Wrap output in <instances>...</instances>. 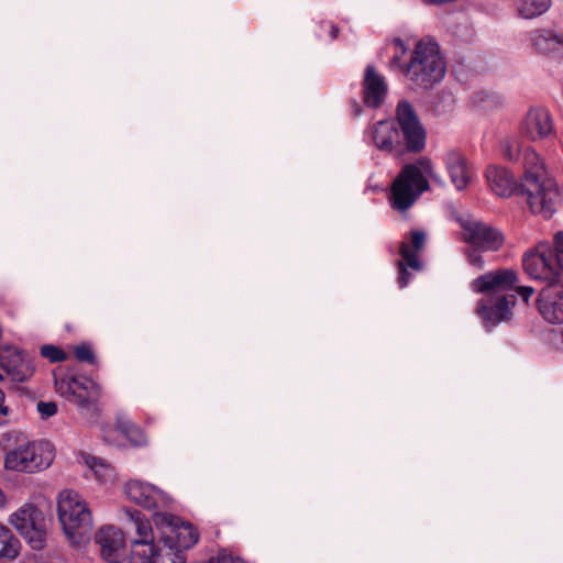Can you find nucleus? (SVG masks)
Returning <instances> with one entry per match:
<instances>
[{
    "mask_svg": "<svg viewBox=\"0 0 563 563\" xmlns=\"http://www.w3.org/2000/svg\"><path fill=\"white\" fill-rule=\"evenodd\" d=\"M465 240L484 251H497L504 244L500 231L481 221H468L464 224Z\"/></svg>",
    "mask_w": 563,
    "mask_h": 563,
    "instance_id": "f3484780",
    "label": "nucleus"
},
{
    "mask_svg": "<svg viewBox=\"0 0 563 563\" xmlns=\"http://www.w3.org/2000/svg\"><path fill=\"white\" fill-rule=\"evenodd\" d=\"M141 558L147 563H186L184 553L173 545L166 544L162 538L148 549H143Z\"/></svg>",
    "mask_w": 563,
    "mask_h": 563,
    "instance_id": "5701e85b",
    "label": "nucleus"
},
{
    "mask_svg": "<svg viewBox=\"0 0 563 563\" xmlns=\"http://www.w3.org/2000/svg\"><path fill=\"white\" fill-rule=\"evenodd\" d=\"M445 164L455 188L457 190L466 188L470 181L466 158L461 153L451 151L446 154Z\"/></svg>",
    "mask_w": 563,
    "mask_h": 563,
    "instance_id": "b1692460",
    "label": "nucleus"
},
{
    "mask_svg": "<svg viewBox=\"0 0 563 563\" xmlns=\"http://www.w3.org/2000/svg\"><path fill=\"white\" fill-rule=\"evenodd\" d=\"M36 410L41 419L46 420L57 413V404L55 401L40 400L36 404Z\"/></svg>",
    "mask_w": 563,
    "mask_h": 563,
    "instance_id": "72a5a7b5",
    "label": "nucleus"
},
{
    "mask_svg": "<svg viewBox=\"0 0 563 563\" xmlns=\"http://www.w3.org/2000/svg\"><path fill=\"white\" fill-rule=\"evenodd\" d=\"M41 355L47 358L51 363H59L67 360L68 355L60 347L53 344H45L41 346Z\"/></svg>",
    "mask_w": 563,
    "mask_h": 563,
    "instance_id": "7c9ffc66",
    "label": "nucleus"
},
{
    "mask_svg": "<svg viewBox=\"0 0 563 563\" xmlns=\"http://www.w3.org/2000/svg\"><path fill=\"white\" fill-rule=\"evenodd\" d=\"M468 262L471 265L478 268H482L484 265V260L482 255L475 250L468 253Z\"/></svg>",
    "mask_w": 563,
    "mask_h": 563,
    "instance_id": "c9c22d12",
    "label": "nucleus"
},
{
    "mask_svg": "<svg viewBox=\"0 0 563 563\" xmlns=\"http://www.w3.org/2000/svg\"><path fill=\"white\" fill-rule=\"evenodd\" d=\"M243 563H245V561H243Z\"/></svg>",
    "mask_w": 563,
    "mask_h": 563,
    "instance_id": "c03bdc74",
    "label": "nucleus"
},
{
    "mask_svg": "<svg viewBox=\"0 0 563 563\" xmlns=\"http://www.w3.org/2000/svg\"><path fill=\"white\" fill-rule=\"evenodd\" d=\"M4 505V495L0 490V507Z\"/></svg>",
    "mask_w": 563,
    "mask_h": 563,
    "instance_id": "79ce46f5",
    "label": "nucleus"
},
{
    "mask_svg": "<svg viewBox=\"0 0 563 563\" xmlns=\"http://www.w3.org/2000/svg\"><path fill=\"white\" fill-rule=\"evenodd\" d=\"M520 16L532 19L544 13L550 7V0H515Z\"/></svg>",
    "mask_w": 563,
    "mask_h": 563,
    "instance_id": "c85d7f7f",
    "label": "nucleus"
},
{
    "mask_svg": "<svg viewBox=\"0 0 563 563\" xmlns=\"http://www.w3.org/2000/svg\"><path fill=\"white\" fill-rule=\"evenodd\" d=\"M430 178L433 179L434 181H440V178L435 173H434V177H430Z\"/></svg>",
    "mask_w": 563,
    "mask_h": 563,
    "instance_id": "37998d69",
    "label": "nucleus"
},
{
    "mask_svg": "<svg viewBox=\"0 0 563 563\" xmlns=\"http://www.w3.org/2000/svg\"><path fill=\"white\" fill-rule=\"evenodd\" d=\"M426 241V234L421 231H413L411 233V243L410 246L408 243L402 242L400 245V255L401 261L398 262V277L397 283L400 288L407 286L410 274L408 273V268H411L416 272H420L422 269V263L418 256L420 250H422Z\"/></svg>",
    "mask_w": 563,
    "mask_h": 563,
    "instance_id": "2eb2a0df",
    "label": "nucleus"
},
{
    "mask_svg": "<svg viewBox=\"0 0 563 563\" xmlns=\"http://www.w3.org/2000/svg\"><path fill=\"white\" fill-rule=\"evenodd\" d=\"M55 389L77 406L84 419L96 422L100 417L101 387L86 376L66 375L55 379Z\"/></svg>",
    "mask_w": 563,
    "mask_h": 563,
    "instance_id": "7ed1b4c3",
    "label": "nucleus"
},
{
    "mask_svg": "<svg viewBox=\"0 0 563 563\" xmlns=\"http://www.w3.org/2000/svg\"><path fill=\"white\" fill-rule=\"evenodd\" d=\"M90 468L93 471L96 477L101 483H108L113 479L114 477V471L113 468L106 464L103 461L91 457L89 461H87Z\"/></svg>",
    "mask_w": 563,
    "mask_h": 563,
    "instance_id": "c756f323",
    "label": "nucleus"
},
{
    "mask_svg": "<svg viewBox=\"0 0 563 563\" xmlns=\"http://www.w3.org/2000/svg\"><path fill=\"white\" fill-rule=\"evenodd\" d=\"M531 46L538 54L550 55L559 51L560 38L551 31L534 30L530 33Z\"/></svg>",
    "mask_w": 563,
    "mask_h": 563,
    "instance_id": "393cba45",
    "label": "nucleus"
},
{
    "mask_svg": "<svg viewBox=\"0 0 563 563\" xmlns=\"http://www.w3.org/2000/svg\"><path fill=\"white\" fill-rule=\"evenodd\" d=\"M373 142L379 150L387 147V125L385 120H379L371 132Z\"/></svg>",
    "mask_w": 563,
    "mask_h": 563,
    "instance_id": "2f4dec72",
    "label": "nucleus"
},
{
    "mask_svg": "<svg viewBox=\"0 0 563 563\" xmlns=\"http://www.w3.org/2000/svg\"><path fill=\"white\" fill-rule=\"evenodd\" d=\"M159 525L162 526V541H166V544H170L181 552L198 542L199 533L189 522H183L172 515H163L159 517Z\"/></svg>",
    "mask_w": 563,
    "mask_h": 563,
    "instance_id": "9d476101",
    "label": "nucleus"
},
{
    "mask_svg": "<svg viewBox=\"0 0 563 563\" xmlns=\"http://www.w3.org/2000/svg\"><path fill=\"white\" fill-rule=\"evenodd\" d=\"M20 541L12 531L0 523V558L14 559L20 551Z\"/></svg>",
    "mask_w": 563,
    "mask_h": 563,
    "instance_id": "cd10ccee",
    "label": "nucleus"
},
{
    "mask_svg": "<svg viewBox=\"0 0 563 563\" xmlns=\"http://www.w3.org/2000/svg\"><path fill=\"white\" fill-rule=\"evenodd\" d=\"M10 522L34 550H41L46 541L44 514L33 505H24L10 517Z\"/></svg>",
    "mask_w": 563,
    "mask_h": 563,
    "instance_id": "6e6552de",
    "label": "nucleus"
},
{
    "mask_svg": "<svg viewBox=\"0 0 563 563\" xmlns=\"http://www.w3.org/2000/svg\"><path fill=\"white\" fill-rule=\"evenodd\" d=\"M429 188L428 179L416 165H405L389 187L391 208L406 218L408 210Z\"/></svg>",
    "mask_w": 563,
    "mask_h": 563,
    "instance_id": "423d86ee",
    "label": "nucleus"
},
{
    "mask_svg": "<svg viewBox=\"0 0 563 563\" xmlns=\"http://www.w3.org/2000/svg\"><path fill=\"white\" fill-rule=\"evenodd\" d=\"M34 374L32 361L18 347L5 345L0 347V380L4 375L15 382H24Z\"/></svg>",
    "mask_w": 563,
    "mask_h": 563,
    "instance_id": "4468645a",
    "label": "nucleus"
},
{
    "mask_svg": "<svg viewBox=\"0 0 563 563\" xmlns=\"http://www.w3.org/2000/svg\"><path fill=\"white\" fill-rule=\"evenodd\" d=\"M3 465L8 471L34 473L47 468L54 460V449L48 442L19 443L15 448L4 444Z\"/></svg>",
    "mask_w": 563,
    "mask_h": 563,
    "instance_id": "39448f33",
    "label": "nucleus"
},
{
    "mask_svg": "<svg viewBox=\"0 0 563 563\" xmlns=\"http://www.w3.org/2000/svg\"><path fill=\"white\" fill-rule=\"evenodd\" d=\"M519 283L518 272L512 268H501L490 271L472 283V288L476 292L485 296H507L506 291L514 290Z\"/></svg>",
    "mask_w": 563,
    "mask_h": 563,
    "instance_id": "9b49d317",
    "label": "nucleus"
},
{
    "mask_svg": "<svg viewBox=\"0 0 563 563\" xmlns=\"http://www.w3.org/2000/svg\"><path fill=\"white\" fill-rule=\"evenodd\" d=\"M538 309L550 323H563V284H547L538 296Z\"/></svg>",
    "mask_w": 563,
    "mask_h": 563,
    "instance_id": "dca6fc26",
    "label": "nucleus"
},
{
    "mask_svg": "<svg viewBox=\"0 0 563 563\" xmlns=\"http://www.w3.org/2000/svg\"><path fill=\"white\" fill-rule=\"evenodd\" d=\"M520 133L532 142L549 141L556 136L552 115L541 107L529 109L521 121Z\"/></svg>",
    "mask_w": 563,
    "mask_h": 563,
    "instance_id": "f8f14e48",
    "label": "nucleus"
},
{
    "mask_svg": "<svg viewBox=\"0 0 563 563\" xmlns=\"http://www.w3.org/2000/svg\"><path fill=\"white\" fill-rule=\"evenodd\" d=\"M516 292L522 298L525 302H528L529 298L533 295L534 289L530 286H520L519 283L517 287L514 288Z\"/></svg>",
    "mask_w": 563,
    "mask_h": 563,
    "instance_id": "f704fd0d",
    "label": "nucleus"
},
{
    "mask_svg": "<svg viewBox=\"0 0 563 563\" xmlns=\"http://www.w3.org/2000/svg\"><path fill=\"white\" fill-rule=\"evenodd\" d=\"M118 430L131 442L134 446H143L147 440L144 432L133 423L130 419L119 416L115 421Z\"/></svg>",
    "mask_w": 563,
    "mask_h": 563,
    "instance_id": "a878e982",
    "label": "nucleus"
},
{
    "mask_svg": "<svg viewBox=\"0 0 563 563\" xmlns=\"http://www.w3.org/2000/svg\"><path fill=\"white\" fill-rule=\"evenodd\" d=\"M396 123L406 150L413 154L421 153L426 147L427 131L415 107L406 99L396 107Z\"/></svg>",
    "mask_w": 563,
    "mask_h": 563,
    "instance_id": "0eeeda50",
    "label": "nucleus"
},
{
    "mask_svg": "<svg viewBox=\"0 0 563 563\" xmlns=\"http://www.w3.org/2000/svg\"><path fill=\"white\" fill-rule=\"evenodd\" d=\"M391 45L394 56L389 62V66L404 77V67L409 64V44L399 37H395L391 42Z\"/></svg>",
    "mask_w": 563,
    "mask_h": 563,
    "instance_id": "bb28decb",
    "label": "nucleus"
},
{
    "mask_svg": "<svg viewBox=\"0 0 563 563\" xmlns=\"http://www.w3.org/2000/svg\"><path fill=\"white\" fill-rule=\"evenodd\" d=\"M123 516L126 521L128 532L131 533L133 531L135 533V537L132 539V553L141 558L142 550H139V547L148 549L150 545L155 544L152 527L139 510L124 508Z\"/></svg>",
    "mask_w": 563,
    "mask_h": 563,
    "instance_id": "a211bd4d",
    "label": "nucleus"
},
{
    "mask_svg": "<svg viewBox=\"0 0 563 563\" xmlns=\"http://www.w3.org/2000/svg\"><path fill=\"white\" fill-rule=\"evenodd\" d=\"M522 265L527 274L534 279L543 280L547 284L561 280L562 260L555 256L552 249L540 247L527 253L522 258Z\"/></svg>",
    "mask_w": 563,
    "mask_h": 563,
    "instance_id": "1a4fd4ad",
    "label": "nucleus"
},
{
    "mask_svg": "<svg viewBox=\"0 0 563 563\" xmlns=\"http://www.w3.org/2000/svg\"><path fill=\"white\" fill-rule=\"evenodd\" d=\"M419 164L421 165V167L423 168L424 173L428 174L429 177H434V170H433V167H432V163L429 158H421L419 161Z\"/></svg>",
    "mask_w": 563,
    "mask_h": 563,
    "instance_id": "4c0bfd02",
    "label": "nucleus"
},
{
    "mask_svg": "<svg viewBox=\"0 0 563 563\" xmlns=\"http://www.w3.org/2000/svg\"><path fill=\"white\" fill-rule=\"evenodd\" d=\"M58 519L67 538L78 543L92 528L87 503L74 490H63L57 501Z\"/></svg>",
    "mask_w": 563,
    "mask_h": 563,
    "instance_id": "20e7f679",
    "label": "nucleus"
},
{
    "mask_svg": "<svg viewBox=\"0 0 563 563\" xmlns=\"http://www.w3.org/2000/svg\"><path fill=\"white\" fill-rule=\"evenodd\" d=\"M126 497L147 509L159 507L164 501L163 492L153 485L141 481H129L124 486Z\"/></svg>",
    "mask_w": 563,
    "mask_h": 563,
    "instance_id": "aec40b11",
    "label": "nucleus"
},
{
    "mask_svg": "<svg viewBox=\"0 0 563 563\" xmlns=\"http://www.w3.org/2000/svg\"><path fill=\"white\" fill-rule=\"evenodd\" d=\"M523 176L520 183L533 213L549 219L561 203V194L554 179L548 177L539 155L528 148L523 154Z\"/></svg>",
    "mask_w": 563,
    "mask_h": 563,
    "instance_id": "f257e3e1",
    "label": "nucleus"
},
{
    "mask_svg": "<svg viewBox=\"0 0 563 563\" xmlns=\"http://www.w3.org/2000/svg\"><path fill=\"white\" fill-rule=\"evenodd\" d=\"M101 558L108 563H120L124 555L123 533L114 527H102L95 536Z\"/></svg>",
    "mask_w": 563,
    "mask_h": 563,
    "instance_id": "6ab92c4d",
    "label": "nucleus"
},
{
    "mask_svg": "<svg viewBox=\"0 0 563 563\" xmlns=\"http://www.w3.org/2000/svg\"><path fill=\"white\" fill-rule=\"evenodd\" d=\"M339 29L336 26H332L331 37L334 40L338 37Z\"/></svg>",
    "mask_w": 563,
    "mask_h": 563,
    "instance_id": "ea45409f",
    "label": "nucleus"
},
{
    "mask_svg": "<svg viewBox=\"0 0 563 563\" xmlns=\"http://www.w3.org/2000/svg\"><path fill=\"white\" fill-rule=\"evenodd\" d=\"M74 354L79 362L88 364L96 363V356L92 349L88 344H80L74 347Z\"/></svg>",
    "mask_w": 563,
    "mask_h": 563,
    "instance_id": "473e14b6",
    "label": "nucleus"
},
{
    "mask_svg": "<svg viewBox=\"0 0 563 563\" xmlns=\"http://www.w3.org/2000/svg\"><path fill=\"white\" fill-rule=\"evenodd\" d=\"M486 179L492 191L499 197L508 198L512 195L522 194L520 184L505 167L489 166L486 170Z\"/></svg>",
    "mask_w": 563,
    "mask_h": 563,
    "instance_id": "412c9836",
    "label": "nucleus"
},
{
    "mask_svg": "<svg viewBox=\"0 0 563 563\" xmlns=\"http://www.w3.org/2000/svg\"><path fill=\"white\" fill-rule=\"evenodd\" d=\"M404 70V78L415 90H429L440 84L446 71V63L438 43L430 37L417 41Z\"/></svg>",
    "mask_w": 563,
    "mask_h": 563,
    "instance_id": "f03ea898",
    "label": "nucleus"
},
{
    "mask_svg": "<svg viewBox=\"0 0 563 563\" xmlns=\"http://www.w3.org/2000/svg\"><path fill=\"white\" fill-rule=\"evenodd\" d=\"M386 85L374 66L368 65L363 80V101L368 108H378L385 99Z\"/></svg>",
    "mask_w": 563,
    "mask_h": 563,
    "instance_id": "4be33fe9",
    "label": "nucleus"
},
{
    "mask_svg": "<svg viewBox=\"0 0 563 563\" xmlns=\"http://www.w3.org/2000/svg\"><path fill=\"white\" fill-rule=\"evenodd\" d=\"M4 444H10V437L7 434L2 435V439H0V446L3 448Z\"/></svg>",
    "mask_w": 563,
    "mask_h": 563,
    "instance_id": "58836bf2",
    "label": "nucleus"
},
{
    "mask_svg": "<svg viewBox=\"0 0 563 563\" xmlns=\"http://www.w3.org/2000/svg\"><path fill=\"white\" fill-rule=\"evenodd\" d=\"M516 296H485L477 303V313L485 327L490 329L499 322L508 321L512 317Z\"/></svg>",
    "mask_w": 563,
    "mask_h": 563,
    "instance_id": "ddd939ff",
    "label": "nucleus"
},
{
    "mask_svg": "<svg viewBox=\"0 0 563 563\" xmlns=\"http://www.w3.org/2000/svg\"><path fill=\"white\" fill-rule=\"evenodd\" d=\"M4 393L0 388V424L7 421V416L9 413V408L4 405Z\"/></svg>",
    "mask_w": 563,
    "mask_h": 563,
    "instance_id": "e433bc0d",
    "label": "nucleus"
},
{
    "mask_svg": "<svg viewBox=\"0 0 563 563\" xmlns=\"http://www.w3.org/2000/svg\"><path fill=\"white\" fill-rule=\"evenodd\" d=\"M354 110H355V113L356 114H360L361 113V107L357 102H355V107H354Z\"/></svg>",
    "mask_w": 563,
    "mask_h": 563,
    "instance_id": "a19ab883",
    "label": "nucleus"
}]
</instances>
